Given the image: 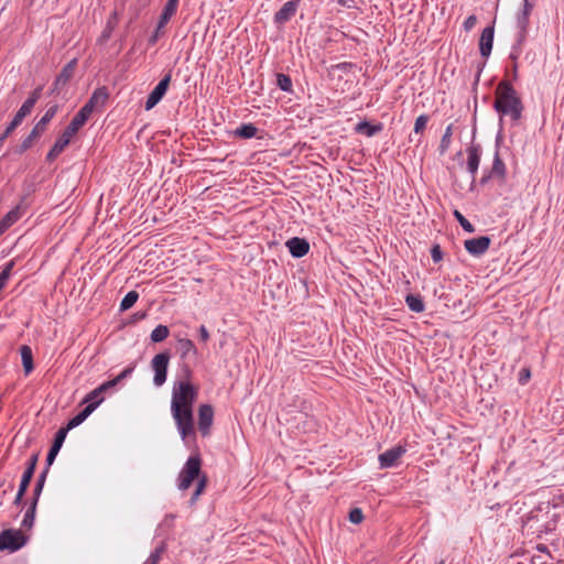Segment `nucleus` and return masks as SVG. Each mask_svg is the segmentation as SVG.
<instances>
[{
    "label": "nucleus",
    "instance_id": "obj_26",
    "mask_svg": "<svg viewBox=\"0 0 564 564\" xmlns=\"http://www.w3.org/2000/svg\"><path fill=\"white\" fill-rule=\"evenodd\" d=\"M20 352L24 372L25 375H29L34 369L32 349L31 347L23 345L20 349Z\"/></svg>",
    "mask_w": 564,
    "mask_h": 564
},
{
    "label": "nucleus",
    "instance_id": "obj_35",
    "mask_svg": "<svg viewBox=\"0 0 564 564\" xmlns=\"http://www.w3.org/2000/svg\"><path fill=\"white\" fill-rule=\"evenodd\" d=\"M198 481H197V485H196V489L195 491L193 492L191 499H189V505L191 506H194L196 503V501L198 500L199 496L204 492L206 486H207V476L206 475H202L199 476L198 478Z\"/></svg>",
    "mask_w": 564,
    "mask_h": 564
},
{
    "label": "nucleus",
    "instance_id": "obj_50",
    "mask_svg": "<svg viewBox=\"0 0 564 564\" xmlns=\"http://www.w3.org/2000/svg\"><path fill=\"white\" fill-rule=\"evenodd\" d=\"M25 492H26V489H23V488L19 487L17 496H15V498L13 500V503L15 506H20L22 503V500H23V497H24Z\"/></svg>",
    "mask_w": 564,
    "mask_h": 564
},
{
    "label": "nucleus",
    "instance_id": "obj_56",
    "mask_svg": "<svg viewBox=\"0 0 564 564\" xmlns=\"http://www.w3.org/2000/svg\"><path fill=\"white\" fill-rule=\"evenodd\" d=\"M348 66H350V64H348V63H340L336 67L338 69H346Z\"/></svg>",
    "mask_w": 564,
    "mask_h": 564
},
{
    "label": "nucleus",
    "instance_id": "obj_51",
    "mask_svg": "<svg viewBox=\"0 0 564 564\" xmlns=\"http://www.w3.org/2000/svg\"><path fill=\"white\" fill-rule=\"evenodd\" d=\"M198 334L202 341L206 343L209 339V332L204 325L199 327Z\"/></svg>",
    "mask_w": 564,
    "mask_h": 564
},
{
    "label": "nucleus",
    "instance_id": "obj_6",
    "mask_svg": "<svg viewBox=\"0 0 564 564\" xmlns=\"http://www.w3.org/2000/svg\"><path fill=\"white\" fill-rule=\"evenodd\" d=\"M533 10V4L529 0H523L522 8L517 12L516 15V28H517V43L522 44L528 35L530 15Z\"/></svg>",
    "mask_w": 564,
    "mask_h": 564
},
{
    "label": "nucleus",
    "instance_id": "obj_22",
    "mask_svg": "<svg viewBox=\"0 0 564 564\" xmlns=\"http://www.w3.org/2000/svg\"><path fill=\"white\" fill-rule=\"evenodd\" d=\"M24 213L25 207L19 204L3 216V218L0 220V224L8 230L23 216Z\"/></svg>",
    "mask_w": 564,
    "mask_h": 564
},
{
    "label": "nucleus",
    "instance_id": "obj_16",
    "mask_svg": "<svg viewBox=\"0 0 564 564\" xmlns=\"http://www.w3.org/2000/svg\"><path fill=\"white\" fill-rule=\"evenodd\" d=\"M467 171L470 173L471 178L475 180L481 156V147L479 144H471L467 148Z\"/></svg>",
    "mask_w": 564,
    "mask_h": 564
},
{
    "label": "nucleus",
    "instance_id": "obj_2",
    "mask_svg": "<svg viewBox=\"0 0 564 564\" xmlns=\"http://www.w3.org/2000/svg\"><path fill=\"white\" fill-rule=\"evenodd\" d=\"M494 108L500 115V121L503 116H509L514 122L521 118L523 105L510 82L501 80L498 84Z\"/></svg>",
    "mask_w": 564,
    "mask_h": 564
},
{
    "label": "nucleus",
    "instance_id": "obj_19",
    "mask_svg": "<svg viewBox=\"0 0 564 564\" xmlns=\"http://www.w3.org/2000/svg\"><path fill=\"white\" fill-rule=\"evenodd\" d=\"M286 247L294 258L304 257L310 250V243L304 238L293 237L286 241Z\"/></svg>",
    "mask_w": 564,
    "mask_h": 564
},
{
    "label": "nucleus",
    "instance_id": "obj_44",
    "mask_svg": "<svg viewBox=\"0 0 564 564\" xmlns=\"http://www.w3.org/2000/svg\"><path fill=\"white\" fill-rule=\"evenodd\" d=\"M100 400V403L102 402L104 398L100 393L96 392V389L90 391L84 399V402L87 404H90L91 402Z\"/></svg>",
    "mask_w": 564,
    "mask_h": 564
},
{
    "label": "nucleus",
    "instance_id": "obj_58",
    "mask_svg": "<svg viewBox=\"0 0 564 564\" xmlns=\"http://www.w3.org/2000/svg\"><path fill=\"white\" fill-rule=\"evenodd\" d=\"M96 392L102 394L104 392H106V390L102 388V386L100 384L99 387L96 388Z\"/></svg>",
    "mask_w": 564,
    "mask_h": 564
},
{
    "label": "nucleus",
    "instance_id": "obj_59",
    "mask_svg": "<svg viewBox=\"0 0 564 564\" xmlns=\"http://www.w3.org/2000/svg\"><path fill=\"white\" fill-rule=\"evenodd\" d=\"M6 228L0 224V237L6 232Z\"/></svg>",
    "mask_w": 564,
    "mask_h": 564
},
{
    "label": "nucleus",
    "instance_id": "obj_33",
    "mask_svg": "<svg viewBox=\"0 0 564 564\" xmlns=\"http://www.w3.org/2000/svg\"><path fill=\"white\" fill-rule=\"evenodd\" d=\"M170 335V329L165 325H158L151 333L150 338L153 343H161Z\"/></svg>",
    "mask_w": 564,
    "mask_h": 564
},
{
    "label": "nucleus",
    "instance_id": "obj_43",
    "mask_svg": "<svg viewBox=\"0 0 564 564\" xmlns=\"http://www.w3.org/2000/svg\"><path fill=\"white\" fill-rule=\"evenodd\" d=\"M431 257L435 263L440 262L443 259V251L440 245H434L431 248Z\"/></svg>",
    "mask_w": 564,
    "mask_h": 564
},
{
    "label": "nucleus",
    "instance_id": "obj_8",
    "mask_svg": "<svg viewBox=\"0 0 564 564\" xmlns=\"http://www.w3.org/2000/svg\"><path fill=\"white\" fill-rule=\"evenodd\" d=\"M26 543V538L20 530H4L0 533V551L15 552Z\"/></svg>",
    "mask_w": 564,
    "mask_h": 564
},
{
    "label": "nucleus",
    "instance_id": "obj_34",
    "mask_svg": "<svg viewBox=\"0 0 564 564\" xmlns=\"http://www.w3.org/2000/svg\"><path fill=\"white\" fill-rule=\"evenodd\" d=\"M276 85L278 87L285 93H293V84L292 79L289 75L283 73L276 74Z\"/></svg>",
    "mask_w": 564,
    "mask_h": 564
},
{
    "label": "nucleus",
    "instance_id": "obj_1",
    "mask_svg": "<svg viewBox=\"0 0 564 564\" xmlns=\"http://www.w3.org/2000/svg\"><path fill=\"white\" fill-rule=\"evenodd\" d=\"M191 378L192 370L188 366H185L184 379L175 381L172 389L171 413L183 441L194 435L195 432L193 405L197 399L198 390L191 382Z\"/></svg>",
    "mask_w": 564,
    "mask_h": 564
},
{
    "label": "nucleus",
    "instance_id": "obj_60",
    "mask_svg": "<svg viewBox=\"0 0 564 564\" xmlns=\"http://www.w3.org/2000/svg\"><path fill=\"white\" fill-rule=\"evenodd\" d=\"M538 550L541 551V552H544L546 550V546L545 545H539Z\"/></svg>",
    "mask_w": 564,
    "mask_h": 564
},
{
    "label": "nucleus",
    "instance_id": "obj_62",
    "mask_svg": "<svg viewBox=\"0 0 564 564\" xmlns=\"http://www.w3.org/2000/svg\"><path fill=\"white\" fill-rule=\"evenodd\" d=\"M437 564H445V561H444V560H440V561L437 562Z\"/></svg>",
    "mask_w": 564,
    "mask_h": 564
},
{
    "label": "nucleus",
    "instance_id": "obj_28",
    "mask_svg": "<svg viewBox=\"0 0 564 564\" xmlns=\"http://www.w3.org/2000/svg\"><path fill=\"white\" fill-rule=\"evenodd\" d=\"M177 344H178V349H180L182 359L188 358L189 355H193V356L197 355V349L191 339L180 338L177 340Z\"/></svg>",
    "mask_w": 564,
    "mask_h": 564
},
{
    "label": "nucleus",
    "instance_id": "obj_49",
    "mask_svg": "<svg viewBox=\"0 0 564 564\" xmlns=\"http://www.w3.org/2000/svg\"><path fill=\"white\" fill-rule=\"evenodd\" d=\"M162 34L163 30H159V28H155V31L148 40L149 44L154 45Z\"/></svg>",
    "mask_w": 564,
    "mask_h": 564
},
{
    "label": "nucleus",
    "instance_id": "obj_17",
    "mask_svg": "<svg viewBox=\"0 0 564 564\" xmlns=\"http://www.w3.org/2000/svg\"><path fill=\"white\" fill-rule=\"evenodd\" d=\"M494 35H495V28L494 25H489L485 28L481 32L480 39H479V51L480 55L485 58L489 57L492 51V44H494Z\"/></svg>",
    "mask_w": 564,
    "mask_h": 564
},
{
    "label": "nucleus",
    "instance_id": "obj_39",
    "mask_svg": "<svg viewBox=\"0 0 564 564\" xmlns=\"http://www.w3.org/2000/svg\"><path fill=\"white\" fill-rule=\"evenodd\" d=\"M454 216L465 231H467V232L475 231V227L471 225V223L469 220H467L458 210L454 212Z\"/></svg>",
    "mask_w": 564,
    "mask_h": 564
},
{
    "label": "nucleus",
    "instance_id": "obj_18",
    "mask_svg": "<svg viewBox=\"0 0 564 564\" xmlns=\"http://www.w3.org/2000/svg\"><path fill=\"white\" fill-rule=\"evenodd\" d=\"M100 404V400L91 402L90 404H87L86 408L80 411L78 414L73 416L67 425L65 427H62L61 430H66V434L69 430L75 429L76 426L80 425Z\"/></svg>",
    "mask_w": 564,
    "mask_h": 564
},
{
    "label": "nucleus",
    "instance_id": "obj_30",
    "mask_svg": "<svg viewBox=\"0 0 564 564\" xmlns=\"http://www.w3.org/2000/svg\"><path fill=\"white\" fill-rule=\"evenodd\" d=\"M405 303L408 307L415 313H421L425 308L424 302L420 295L408 294L405 296Z\"/></svg>",
    "mask_w": 564,
    "mask_h": 564
},
{
    "label": "nucleus",
    "instance_id": "obj_45",
    "mask_svg": "<svg viewBox=\"0 0 564 564\" xmlns=\"http://www.w3.org/2000/svg\"><path fill=\"white\" fill-rule=\"evenodd\" d=\"M176 10L177 7L165 3L161 14L171 19L176 13Z\"/></svg>",
    "mask_w": 564,
    "mask_h": 564
},
{
    "label": "nucleus",
    "instance_id": "obj_20",
    "mask_svg": "<svg viewBox=\"0 0 564 564\" xmlns=\"http://www.w3.org/2000/svg\"><path fill=\"white\" fill-rule=\"evenodd\" d=\"M66 435H67L66 430L59 429L56 432L53 444H52V446L47 453V456H46V465L51 466L54 463L58 452L61 451V448L63 446Z\"/></svg>",
    "mask_w": 564,
    "mask_h": 564
},
{
    "label": "nucleus",
    "instance_id": "obj_36",
    "mask_svg": "<svg viewBox=\"0 0 564 564\" xmlns=\"http://www.w3.org/2000/svg\"><path fill=\"white\" fill-rule=\"evenodd\" d=\"M139 299V294L135 291L128 292L120 303V311L124 312L131 308Z\"/></svg>",
    "mask_w": 564,
    "mask_h": 564
},
{
    "label": "nucleus",
    "instance_id": "obj_55",
    "mask_svg": "<svg viewBox=\"0 0 564 564\" xmlns=\"http://www.w3.org/2000/svg\"><path fill=\"white\" fill-rule=\"evenodd\" d=\"M491 177H495V176H494V175H491V172H489V174H488V175H485V176L481 178L480 183H481V184H485V183H487V182H488V180H489V178H491Z\"/></svg>",
    "mask_w": 564,
    "mask_h": 564
},
{
    "label": "nucleus",
    "instance_id": "obj_31",
    "mask_svg": "<svg viewBox=\"0 0 564 564\" xmlns=\"http://www.w3.org/2000/svg\"><path fill=\"white\" fill-rule=\"evenodd\" d=\"M453 132H454V124L451 123V124H448L446 127L445 132H444V134H443V137L441 139V142H440L438 150H440L441 154L446 153L447 150L449 149L451 143H452Z\"/></svg>",
    "mask_w": 564,
    "mask_h": 564
},
{
    "label": "nucleus",
    "instance_id": "obj_15",
    "mask_svg": "<svg viewBox=\"0 0 564 564\" xmlns=\"http://www.w3.org/2000/svg\"><path fill=\"white\" fill-rule=\"evenodd\" d=\"M214 420V410L209 404H202L198 409V429L203 436L209 434V429Z\"/></svg>",
    "mask_w": 564,
    "mask_h": 564
},
{
    "label": "nucleus",
    "instance_id": "obj_48",
    "mask_svg": "<svg viewBox=\"0 0 564 564\" xmlns=\"http://www.w3.org/2000/svg\"><path fill=\"white\" fill-rule=\"evenodd\" d=\"M476 22H477V18L476 15H469L465 21H464V29L465 31H470L475 25H476Z\"/></svg>",
    "mask_w": 564,
    "mask_h": 564
},
{
    "label": "nucleus",
    "instance_id": "obj_29",
    "mask_svg": "<svg viewBox=\"0 0 564 564\" xmlns=\"http://www.w3.org/2000/svg\"><path fill=\"white\" fill-rule=\"evenodd\" d=\"M42 86L36 87L28 97V99L22 104L21 108L25 110L28 113H31L32 109L34 108L37 100L41 98L42 95Z\"/></svg>",
    "mask_w": 564,
    "mask_h": 564
},
{
    "label": "nucleus",
    "instance_id": "obj_47",
    "mask_svg": "<svg viewBox=\"0 0 564 564\" xmlns=\"http://www.w3.org/2000/svg\"><path fill=\"white\" fill-rule=\"evenodd\" d=\"M133 367H127L126 369H123L116 378V382L119 383L120 381H122L123 379H126L127 377H129L132 372H133Z\"/></svg>",
    "mask_w": 564,
    "mask_h": 564
},
{
    "label": "nucleus",
    "instance_id": "obj_54",
    "mask_svg": "<svg viewBox=\"0 0 564 564\" xmlns=\"http://www.w3.org/2000/svg\"><path fill=\"white\" fill-rule=\"evenodd\" d=\"M117 384H118V383L116 382L115 378H113V379H111V380H108V381H106V382H104V383H101L102 388H104L106 391H107V390H109V389H111V388H113V387H116Z\"/></svg>",
    "mask_w": 564,
    "mask_h": 564
},
{
    "label": "nucleus",
    "instance_id": "obj_23",
    "mask_svg": "<svg viewBox=\"0 0 564 564\" xmlns=\"http://www.w3.org/2000/svg\"><path fill=\"white\" fill-rule=\"evenodd\" d=\"M383 130V124L378 122L372 124L368 121H360L355 127V132L359 134H364L366 137H373Z\"/></svg>",
    "mask_w": 564,
    "mask_h": 564
},
{
    "label": "nucleus",
    "instance_id": "obj_4",
    "mask_svg": "<svg viewBox=\"0 0 564 564\" xmlns=\"http://www.w3.org/2000/svg\"><path fill=\"white\" fill-rule=\"evenodd\" d=\"M58 110L57 105H53L47 108L44 116L37 121V123L34 126L30 134L21 142L19 147L14 149V152L17 154H22L26 150H29L34 141L40 138V135L46 130V126L48 122L55 117L56 112Z\"/></svg>",
    "mask_w": 564,
    "mask_h": 564
},
{
    "label": "nucleus",
    "instance_id": "obj_46",
    "mask_svg": "<svg viewBox=\"0 0 564 564\" xmlns=\"http://www.w3.org/2000/svg\"><path fill=\"white\" fill-rule=\"evenodd\" d=\"M43 488H44V485L39 482V481H36L35 486H34V489H33L32 501L39 502V499H40V496L42 494Z\"/></svg>",
    "mask_w": 564,
    "mask_h": 564
},
{
    "label": "nucleus",
    "instance_id": "obj_13",
    "mask_svg": "<svg viewBox=\"0 0 564 564\" xmlns=\"http://www.w3.org/2000/svg\"><path fill=\"white\" fill-rule=\"evenodd\" d=\"M490 242L491 240L489 237L481 236L478 238L465 240L464 247L471 256L480 257L489 249Z\"/></svg>",
    "mask_w": 564,
    "mask_h": 564
},
{
    "label": "nucleus",
    "instance_id": "obj_11",
    "mask_svg": "<svg viewBox=\"0 0 564 564\" xmlns=\"http://www.w3.org/2000/svg\"><path fill=\"white\" fill-rule=\"evenodd\" d=\"M406 453L405 446L397 445L381 453L378 457L381 469L392 468L398 465L399 459Z\"/></svg>",
    "mask_w": 564,
    "mask_h": 564
},
{
    "label": "nucleus",
    "instance_id": "obj_9",
    "mask_svg": "<svg viewBox=\"0 0 564 564\" xmlns=\"http://www.w3.org/2000/svg\"><path fill=\"white\" fill-rule=\"evenodd\" d=\"M108 98L109 93L107 87H98L94 90L88 101L80 108L78 112L83 113L84 117L88 120L96 108L105 106Z\"/></svg>",
    "mask_w": 564,
    "mask_h": 564
},
{
    "label": "nucleus",
    "instance_id": "obj_42",
    "mask_svg": "<svg viewBox=\"0 0 564 564\" xmlns=\"http://www.w3.org/2000/svg\"><path fill=\"white\" fill-rule=\"evenodd\" d=\"M349 520H350V522H352L355 524L362 522V520H364L362 510L359 508L351 509L349 512Z\"/></svg>",
    "mask_w": 564,
    "mask_h": 564
},
{
    "label": "nucleus",
    "instance_id": "obj_10",
    "mask_svg": "<svg viewBox=\"0 0 564 564\" xmlns=\"http://www.w3.org/2000/svg\"><path fill=\"white\" fill-rule=\"evenodd\" d=\"M171 79H172V72L170 70L163 76V78L159 82V84L154 87V89L148 96L145 105H144L145 110H151L161 101V99L164 97V95L167 91Z\"/></svg>",
    "mask_w": 564,
    "mask_h": 564
},
{
    "label": "nucleus",
    "instance_id": "obj_21",
    "mask_svg": "<svg viewBox=\"0 0 564 564\" xmlns=\"http://www.w3.org/2000/svg\"><path fill=\"white\" fill-rule=\"evenodd\" d=\"M37 459H39V454H33L28 459L26 468H25V470L22 474L19 487L28 490L29 485H30V482H31V480L33 478V475H34V471H35V468H36Z\"/></svg>",
    "mask_w": 564,
    "mask_h": 564
},
{
    "label": "nucleus",
    "instance_id": "obj_61",
    "mask_svg": "<svg viewBox=\"0 0 564 564\" xmlns=\"http://www.w3.org/2000/svg\"><path fill=\"white\" fill-rule=\"evenodd\" d=\"M523 377H524L525 379H528V378L530 377V371H529V370H525V371H524V373H523Z\"/></svg>",
    "mask_w": 564,
    "mask_h": 564
},
{
    "label": "nucleus",
    "instance_id": "obj_3",
    "mask_svg": "<svg viewBox=\"0 0 564 564\" xmlns=\"http://www.w3.org/2000/svg\"><path fill=\"white\" fill-rule=\"evenodd\" d=\"M87 122L83 113L77 112L69 124L65 128L62 135L55 141L52 149L46 154V161L53 162L69 144L70 138Z\"/></svg>",
    "mask_w": 564,
    "mask_h": 564
},
{
    "label": "nucleus",
    "instance_id": "obj_24",
    "mask_svg": "<svg viewBox=\"0 0 564 564\" xmlns=\"http://www.w3.org/2000/svg\"><path fill=\"white\" fill-rule=\"evenodd\" d=\"M28 115L29 113L25 110H23L21 107L19 108L12 121L8 124L3 133L0 135V143L4 142V140L22 123L23 119Z\"/></svg>",
    "mask_w": 564,
    "mask_h": 564
},
{
    "label": "nucleus",
    "instance_id": "obj_57",
    "mask_svg": "<svg viewBox=\"0 0 564 564\" xmlns=\"http://www.w3.org/2000/svg\"><path fill=\"white\" fill-rule=\"evenodd\" d=\"M178 1L180 0H167V4H171V6H175V7H178Z\"/></svg>",
    "mask_w": 564,
    "mask_h": 564
},
{
    "label": "nucleus",
    "instance_id": "obj_7",
    "mask_svg": "<svg viewBox=\"0 0 564 564\" xmlns=\"http://www.w3.org/2000/svg\"><path fill=\"white\" fill-rule=\"evenodd\" d=\"M169 362V351L160 352L153 357L151 361V367L152 370L154 371L153 383L155 387H161L165 383L167 377Z\"/></svg>",
    "mask_w": 564,
    "mask_h": 564
},
{
    "label": "nucleus",
    "instance_id": "obj_37",
    "mask_svg": "<svg viewBox=\"0 0 564 564\" xmlns=\"http://www.w3.org/2000/svg\"><path fill=\"white\" fill-rule=\"evenodd\" d=\"M13 268H14V261L11 260L8 263H6L4 268L0 272V290H2L6 286L9 278L11 276V272H12Z\"/></svg>",
    "mask_w": 564,
    "mask_h": 564
},
{
    "label": "nucleus",
    "instance_id": "obj_52",
    "mask_svg": "<svg viewBox=\"0 0 564 564\" xmlns=\"http://www.w3.org/2000/svg\"><path fill=\"white\" fill-rule=\"evenodd\" d=\"M171 19H169L167 17L161 14L160 18H159V21H158V24H156V28H159V30H163L167 23L170 22Z\"/></svg>",
    "mask_w": 564,
    "mask_h": 564
},
{
    "label": "nucleus",
    "instance_id": "obj_41",
    "mask_svg": "<svg viewBox=\"0 0 564 564\" xmlns=\"http://www.w3.org/2000/svg\"><path fill=\"white\" fill-rule=\"evenodd\" d=\"M163 551H164V545L163 544L161 546H158L150 554V556L147 558V561L143 564H158L160 558H161V554L163 553Z\"/></svg>",
    "mask_w": 564,
    "mask_h": 564
},
{
    "label": "nucleus",
    "instance_id": "obj_12",
    "mask_svg": "<svg viewBox=\"0 0 564 564\" xmlns=\"http://www.w3.org/2000/svg\"><path fill=\"white\" fill-rule=\"evenodd\" d=\"M301 0L286 1L279 11L274 14V23L282 25L289 22L296 13Z\"/></svg>",
    "mask_w": 564,
    "mask_h": 564
},
{
    "label": "nucleus",
    "instance_id": "obj_14",
    "mask_svg": "<svg viewBox=\"0 0 564 564\" xmlns=\"http://www.w3.org/2000/svg\"><path fill=\"white\" fill-rule=\"evenodd\" d=\"M76 64L77 61L74 58L63 67V69L61 70L59 75L56 77L53 84V88L51 91L52 94H59L62 88H64L67 85V83L74 75Z\"/></svg>",
    "mask_w": 564,
    "mask_h": 564
},
{
    "label": "nucleus",
    "instance_id": "obj_5",
    "mask_svg": "<svg viewBox=\"0 0 564 564\" xmlns=\"http://www.w3.org/2000/svg\"><path fill=\"white\" fill-rule=\"evenodd\" d=\"M202 460L198 455H192L187 458L177 478V488L182 491L187 490L193 481L200 476Z\"/></svg>",
    "mask_w": 564,
    "mask_h": 564
},
{
    "label": "nucleus",
    "instance_id": "obj_27",
    "mask_svg": "<svg viewBox=\"0 0 564 564\" xmlns=\"http://www.w3.org/2000/svg\"><path fill=\"white\" fill-rule=\"evenodd\" d=\"M490 172H491V175L499 177L501 180H505V177H506V174H507L506 164L502 161V159L500 158L498 150H496V152H495L492 167H491Z\"/></svg>",
    "mask_w": 564,
    "mask_h": 564
},
{
    "label": "nucleus",
    "instance_id": "obj_25",
    "mask_svg": "<svg viewBox=\"0 0 564 564\" xmlns=\"http://www.w3.org/2000/svg\"><path fill=\"white\" fill-rule=\"evenodd\" d=\"M257 133L258 128L252 123H242L231 132L234 137L240 139H251L254 138Z\"/></svg>",
    "mask_w": 564,
    "mask_h": 564
},
{
    "label": "nucleus",
    "instance_id": "obj_32",
    "mask_svg": "<svg viewBox=\"0 0 564 564\" xmlns=\"http://www.w3.org/2000/svg\"><path fill=\"white\" fill-rule=\"evenodd\" d=\"M37 502L31 501V505L26 509L23 520L22 527L26 529H31L34 524L35 511H36Z\"/></svg>",
    "mask_w": 564,
    "mask_h": 564
},
{
    "label": "nucleus",
    "instance_id": "obj_53",
    "mask_svg": "<svg viewBox=\"0 0 564 564\" xmlns=\"http://www.w3.org/2000/svg\"><path fill=\"white\" fill-rule=\"evenodd\" d=\"M48 469H50V466L46 465L45 469L40 474L39 478L36 481L41 482V484H45V480H46V477H47V474H48Z\"/></svg>",
    "mask_w": 564,
    "mask_h": 564
},
{
    "label": "nucleus",
    "instance_id": "obj_38",
    "mask_svg": "<svg viewBox=\"0 0 564 564\" xmlns=\"http://www.w3.org/2000/svg\"><path fill=\"white\" fill-rule=\"evenodd\" d=\"M116 20H117V12L115 11L112 13V17L107 22V26H106V29L104 30V32H102V34L100 36V41L106 42V41H108L110 39L111 32H112V30L115 28Z\"/></svg>",
    "mask_w": 564,
    "mask_h": 564
},
{
    "label": "nucleus",
    "instance_id": "obj_40",
    "mask_svg": "<svg viewBox=\"0 0 564 564\" xmlns=\"http://www.w3.org/2000/svg\"><path fill=\"white\" fill-rule=\"evenodd\" d=\"M429 122V116L427 115H420L414 122V132L415 133H422L424 129L426 128V124Z\"/></svg>",
    "mask_w": 564,
    "mask_h": 564
}]
</instances>
